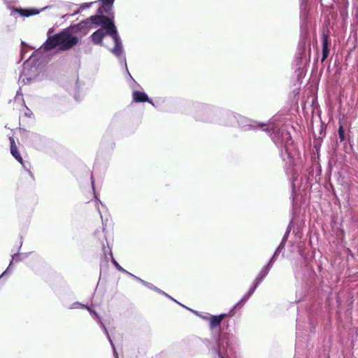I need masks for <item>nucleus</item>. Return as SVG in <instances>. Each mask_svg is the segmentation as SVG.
Instances as JSON below:
<instances>
[{
	"label": "nucleus",
	"instance_id": "f257e3e1",
	"mask_svg": "<svg viewBox=\"0 0 358 358\" xmlns=\"http://www.w3.org/2000/svg\"><path fill=\"white\" fill-rule=\"evenodd\" d=\"M100 26L101 28L91 35L92 41L95 44L102 45V41L106 36H110L114 41L115 47L110 51L121 60L127 69L126 59L124 56L122 40L117 33V29L111 19L103 15H93L85 21L78 24L73 29L79 30L83 34H86L92 28V25Z\"/></svg>",
	"mask_w": 358,
	"mask_h": 358
},
{
	"label": "nucleus",
	"instance_id": "f03ea898",
	"mask_svg": "<svg viewBox=\"0 0 358 358\" xmlns=\"http://www.w3.org/2000/svg\"><path fill=\"white\" fill-rule=\"evenodd\" d=\"M78 42V37L73 35L71 30H64L59 34L49 36L43 45L29 57L24 65H29L34 60L35 57L45 51L51 50L55 48H59L61 50H69L76 45Z\"/></svg>",
	"mask_w": 358,
	"mask_h": 358
},
{
	"label": "nucleus",
	"instance_id": "7ed1b4c3",
	"mask_svg": "<svg viewBox=\"0 0 358 358\" xmlns=\"http://www.w3.org/2000/svg\"><path fill=\"white\" fill-rule=\"evenodd\" d=\"M273 130L272 139L273 142L278 148L283 147L285 148V154L281 153L282 158L285 161L287 157L289 160V164L292 165L293 164V156L291 152L292 140L289 132L285 129H277L276 127H273Z\"/></svg>",
	"mask_w": 358,
	"mask_h": 358
},
{
	"label": "nucleus",
	"instance_id": "20e7f679",
	"mask_svg": "<svg viewBox=\"0 0 358 358\" xmlns=\"http://www.w3.org/2000/svg\"><path fill=\"white\" fill-rule=\"evenodd\" d=\"M230 341L229 335H220L216 345L210 349L212 356L215 358H236Z\"/></svg>",
	"mask_w": 358,
	"mask_h": 358
},
{
	"label": "nucleus",
	"instance_id": "39448f33",
	"mask_svg": "<svg viewBox=\"0 0 358 358\" xmlns=\"http://www.w3.org/2000/svg\"><path fill=\"white\" fill-rule=\"evenodd\" d=\"M275 257V256L273 255L272 257V258L271 259L270 262H268V264L266 266L263 267V268L260 271L259 274L255 280L253 286L249 289L248 292L243 296V297L240 300V301L235 305L234 307L238 306L240 303H245L250 298V296L254 293V292H255V289L257 288V287L258 286V285L262 281V280L268 274V273L274 262Z\"/></svg>",
	"mask_w": 358,
	"mask_h": 358
},
{
	"label": "nucleus",
	"instance_id": "423d86ee",
	"mask_svg": "<svg viewBox=\"0 0 358 358\" xmlns=\"http://www.w3.org/2000/svg\"><path fill=\"white\" fill-rule=\"evenodd\" d=\"M86 309L90 313L91 315L96 320H97V322L100 324V326L103 329V330L104 331L105 334H106L107 337H108V339L112 346V348L113 350V354L115 357V358H118V356H117V352L115 350V345L108 334V330L106 329V327H105V325L103 324V322L101 321V319L99 316V315L97 314V313L94 310H93L92 309H91L89 306H86Z\"/></svg>",
	"mask_w": 358,
	"mask_h": 358
},
{
	"label": "nucleus",
	"instance_id": "0eeeda50",
	"mask_svg": "<svg viewBox=\"0 0 358 358\" xmlns=\"http://www.w3.org/2000/svg\"><path fill=\"white\" fill-rule=\"evenodd\" d=\"M47 7H44L41 8V10L36 9V8H31V9H22V8H17L14 10V12L19 13L21 16L23 17H29L31 15H37L40 13L41 11L44 10L46 9Z\"/></svg>",
	"mask_w": 358,
	"mask_h": 358
},
{
	"label": "nucleus",
	"instance_id": "6e6552de",
	"mask_svg": "<svg viewBox=\"0 0 358 358\" xmlns=\"http://www.w3.org/2000/svg\"><path fill=\"white\" fill-rule=\"evenodd\" d=\"M133 99L135 102H145L148 101L151 104L154 105L153 103L149 100V98L148 95L143 92L139 91H135L133 92Z\"/></svg>",
	"mask_w": 358,
	"mask_h": 358
},
{
	"label": "nucleus",
	"instance_id": "1a4fd4ad",
	"mask_svg": "<svg viewBox=\"0 0 358 358\" xmlns=\"http://www.w3.org/2000/svg\"><path fill=\"white\" fill-rule=\"evenodd\" d=\"M10 152L12 155L24 167V164L23 163V159L22 157L20 156L17 146L15 144L14 139L13 138H10Z\"/></svg>",
	"mask_w": 358,
	"mask_h": 358
},
{
	"label": "nucleus",
	"instance_id": "9d476101",
	"mask_svg": "<svg viewBox=\"0 0 358 358\" xmlns=\"http://www.w3.org/2000/svg\"><path fill=\"white\" fill-rule=\"evenodd\" d=\"M131 277H133L134 278H135L136 280H137L138 281H139L140 282H141L144 286L147 287L148 288L150 289H152V290H155L160 294H162L166 296H168L169 298L173 300V298H171V296H169L167 294H166L165 292H164L163 291L159 289L157 287H155V285H152L151 283L150 282H148L141 278H139L138 277L134 275H131Z\"/></svg>",
	"mask_w": 358,
	"mask_h": 358
},
{
	"label": "nucleus",
	"instance_id": "9b49d317",
	"mask_svg": "<svg viewBox=\"0 0 358 358\" xmlns=\"http://www.w3.org/2000/svg\"><path fill=\"white\" fill-rule=\"evenodd\" d=\"M329 54L328 47V37L326 35L322 36V62H324Z\"/></svg>",
	"mask_w": 358,
	"mask_h": 358
},
{
	"label": "nucleus",
	"instance_id": "f8f14e48",
	"mask_svg": "<svg viewBox=\"0 0 358 358\" xmlns=\"http://www.w3.org/2000/svg\"><path fill=\"white\" fill-rule=\"evenodd\" d=\"M224 315H220L218 316H211L210 318V327L211 329L216 328L220 326Z\"/></svg>",
	"mask_w": 358,
	"mask_h": 358
},
{
	"label": "nucleus",
	"instance_id": "ddd939ff",
	"mask_svg": "<svg viewBox=\"0 0 358 358\" xmlns=\"http://www.w3.org/2000/svg\"><path fill=\"white\" fill-rule=\"evenodd\" d=\"M249 122L250 124L248 125V129L259 127L264 131L268 129L269 125L267 124H257L256 122L252 120H249ZM244 127H247V125H245Z\"/></svg>",
	"mask_w": 358,
	"mask_h": 358
},
{
	"label": "nucleus",
	"instance_id": "4468645a",
	"mask_svg": "<svg viewBox=\"0 0 358 358\" xmlns=\"http://www.w3.org/2000/svg\"><path fill=\"white\" fill-rule=\"evenodd\" d=\"M109 255H110V257H111L112 263L114 264V266H115V268H116L118 271H121V272H124V273H127V274H128V275H131H131H132V274H131V273H130L129 272H128L127 271H126L125 269H124V268H122V266H120V265L117 262V261H116V260L113 257L112 252H111V250H110V251H109Z\"/></svg>",
	"mask_w": 358,
	"mask_h": 358
},
{
	"label": "nucleus",
	"instance_id": "2eb2a0df",
	"mask_svg": "<svg viewBox=\"0 0 358 358\" xmlns=\"http://www.w3.org/2000/svg\"><path fill=\"white\" fill-rule=\"evenodd\" d=\"M289 231L290 230L288 229L287 230V231L285 232V235H284V237L282 240V242L280 244V245L278 246V248H277V250H275V253H274V256H276L277 254L280 252V250H282L284 246H285V242L286 241L287 237L289 236Z\"/></svg>",
	"mask_w": 358,
	"mask_h": 358
},
{
	"label": "nucleus",
	"instance_id": "dca6fc26",
	"mask_svg": "<svg viewBox=\"0 0 358 358\" xmlns=\"http://www.w3.org/2000/svg\"><path fill=\"white\" fill-rule=\"evenodd\" d=\"M92 3H93V2H91V3H83V4L80 5V9L76 11L73 13V15H76V14L79 13V12L81 10H84L85 8H90Z\"/></svg>",
	"mask_w": 358,
	"mask_h": 358
},
{
	"label": "nucleus",
	"instance_id": "f3484780",
	"mask_svg": "<svg viewBox=\"0 0 358 358\" xmlns=\"http://www.w3.org/2000/svg\"><path fill=\"white\" fill-rule=\"evenodd\" d=\"M338 136H339V138L341 139V141L344 140L345 133H344V130H343L342 126H341L338 129Z\"/></svg>",
	"mask_w": 358,
	"mask_h": 358
},
{
	"label": "nucleus",
	"instance_id": "a211bd4d",
	"mask_svg": "<svg viewBox=\"0 0 358 358\" xmlns=\"http://www.w3.org/2000/svg\"><path fill=\"white\" fill-rule=\"evenodd\" d=\"M86 306L85 305H83L80 303H75L72 305V306L71 307V308H86Z\"/></svg>",
	"mask_w": 358,
	"mask_h": 358
},
{
	"label": "nucleus",
	"instance_id": "6ab92c4d",
	"mask_svg": "<svg viewBox=\"0 0 358 358\" xmlns=\"http://www.w3.org/2000/svg\"><path fill=\"white\" fill-rule=\"evenodd\" d=\"M12 259H13V261H15V262H18V261H20L21 259L20 258V255H13Z\"/></svg>",
	"mask_w": 358,
	"mask_h": 358
},
{
	"label": "nucleus",
	"instance_id": "aec40b11",
	"mask_svg": "<svg viewBox=\"0 0 358 358\" xmlns=\"http://www.w3.org/2000/svg\"><path fill=\"white\" fill-rule=\"evenodd\" d=\"M11 264H12V262H10V265H9L8 268H7V270H6L5 272H3V273L1 274V276H3V275H4V274H5V273L8 271V269L10 268V267Z\"/></svg>",
	"mask_w": 358,
	"mask_h": 358
},
{
	"label": "nucleus",
	"instance_id": "412c9836",
	"mask_svg": "<svg viewBox=\"0 0 358 358\" xmlns=\"http://www.w3.org/2000/svg\"><path fill=\"white\" fill-rule=\"evenodd\" d=\"M24 50H21V55H22V58H23V57H24Z\"/></svg>",
	"mask_w": 358,
	"mask_h": 358
}]
</instances>
